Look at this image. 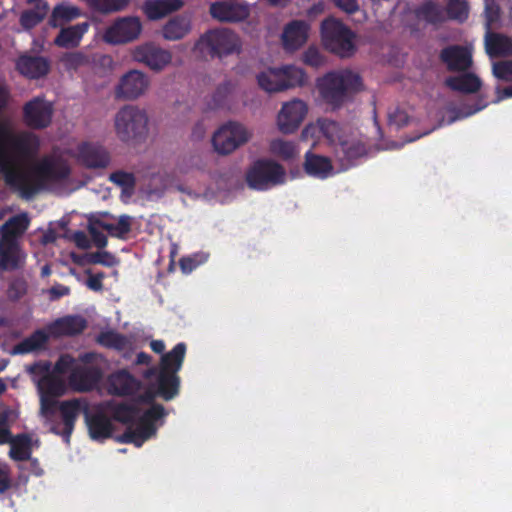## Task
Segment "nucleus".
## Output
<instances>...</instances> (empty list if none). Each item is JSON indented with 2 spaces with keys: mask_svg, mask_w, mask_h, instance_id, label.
<instances>
[{
  "mask_svg": "<svg viewBox=\"0 0 512 512\" xmlns=\"http://www.w3.org/2000/svg\"><path fill=\"white\" fill-rule=\"evenodd\" d=\"M142 30L141 22L136 17H123L109 26L104 39L110 44H124L138 38Z\"/></svg>",
  "mask_w": 512,
  "mask_h": 512,
  "instance_id": "obj_14",
  "label": "nucleus"
},
{
  "mask_svg": "<svg viewBox=\"0 0 512 512\" xmlns=\"http://www.w3.org/2000/svg\"><path fill=\"white\" fill-rule=\"evenodd\" d=\"M30 224L27 213L10 217L0 228V240L20 241Z\"/></svg>",
  "mask_w": 512,
  "mask_h": 512,
  "instance_id": "obj_26",
  "label": "nucleus"
},
{
  "mask_svg": "<svg viewBox=\"0 0 512 512\" xmlns=\"http://www.w3.org/2000/svg\"><path fill=\"white\" fill-rule=\"evenodd\" d=\"M166 415L165 408L161 404H152L138 419V422L145 427H150L153 434H156L155 422L162 419Z\"/></svg>",
  "mask_w": 512,
  "mask_h": 512,
  "instance_id": "obj_49",
  "label": "nucleus"
},
{
  "mask_svg": "<svg viewBox=\"0 0 512 512\" xmlns=\"http://www.w3.org/2000/svg\"><path fill=\"white\" fill-rule=\"evenodd\" d=\"M89 435L93 440L110 438L113 433V424L103 413H96L86 418Z\"/></svg>",
  "mask_w": 512,
  "mask_h": 512,
  "instance_id": "obj_28",
  "label": "nucleus"
},
{
  "mask_svg": "<svg viewBox=\"0 0 512 512\" xmlns=\"http://www.w3.org/2000/svg\"><path fill=\"white\" fill-rule=\"evenodd\" d=\"M361 86V77L348 69L328 72L318 83L322 99L333 109L340 108Z\"/></svg>",
  "mask_w": 512,
  "mask_h": 512,
  "instance_id": "obj_3",
  "label": "nucleus"
},
{
  "mask_svg": "<svg viewBox=\"0 0 512 512\" xmlns=\"http://www.w3.org/2000/svg\"><path fill=\"white\" fill-rule=\"evenodd\" d=\"M445 13L449 19L464 22L469 15L468 2L465 0H449Z\"/></svg>",
  "mask_w": 512,
  "mask_h": 512,
  "instance_id": "obj_50",
  "label": "nucleus"
},
{
  "mask_svg": "<svg viewBox=\"0 0 512 512\" xmlns=\"http://www.w3.org/2000/svg\"><path fill=\"white\" fill-rule=\"evenodd\" d=\"M48 341V335L43 330H36L30 336L23 339L13 348L14 354H28L42 349Z\"/></svg>",
  "mask_w": 512,
  "mask_h": 512,
  "instance_id": "obj_36",
  "label": "nucleus"
},
{
  "mask_svg": "<svg viewBox=\"0 0 512 512\" xmlns=\"http://www.w3.org/2000/svg\"><path fill=\"white\" fill-rule=\"evenodd\" d=\"M492 73L499 80L512 81V60L493 63Z\"/></svg>",
  "mask_w": 512,
  "mask_h": 512,
  "instance_id": "obj_52",
  "label": "nucleus"
},
{
  "mask_svg": "<svg viewBox=\"0 0 512 512\" xmlns=\"http://www.w3.org/2000/svg\"><path fill=\"white\" fill-rule=\"evenodd\" d=\"M31 141L27 135L0 132V173L5 182L31 198L50 184L67 180L71 175L69 164L62 158L43 157L29 169L19 167V156H27Z\"/></svg>",
  "mask_w": 512,
  "mask_h": 512,
  "instance_id": "obj_1",
  "label": "nucleus"
},
{
  "mask_svg": "<svg viewBox=\"0 0 512 512\" xmlns=\"http://www.w3.org/2000/svg\"><path fill=\"white\" fill-rule=\"evenodd\" d=\"M110 181L122 188V193L130 197L136 185V179L133 173L125 171H116L110 174Z\"/></svg>",
  "mask_w": 512,
  "mask_h": 512,
  "instance_id": "obj_47",
  "label": "nucleus"
},
{
  "mask_svg": "<svg viewBox=\"0 0 512 512\" xmlns=\"http://www.w3.org/2000/svg\"><path fill=\"white\" fill-rule=\"evenodd\" d=\"M11 486L10 469L7 466L0 467V494L7 492Z\"/></svg>",
  "mask_w": 512,
  "mask_h": 512,
  "instance_id": "obj_61",
  "label": "nucleus"
},
{
  "mask_svg": "<svg viewBox=\"0 0 512 512\" xmlns=\"http://www.w3.org/2000/svg\"><path fill=\"white\" fill-rule=\"evenodd\" d=\"M152 436H154L153 430L138 422L136 428H132L131 426L127 427L124 433L117 437V441L120 443H132L136 447H141L143 443Z\"/></svg>",
  "mask_w": 512,
  "mask_h": 512,
  "instance_id": "obj_37",
  "label": "nucleus"
},
{
  "mask_svg": "<svg viewBox=\"0 0 512 512\" xmlns=\"http://www.w3.org/2000/svg\"><path fill=\"white\" fill-rule=\"evenodd\" d=\"M439 58L449 71H466L472 65L471 52L461 45H450L443 48Z\"/></svg>",
  "mask_w": 512,
  "mask_h": 512,
  "instance_id": "obj_17",
  "label": "nucleus"
},
{
  "mask_svg": "<svg viewBox=\"0 0 512 512\" xmlns=\"http://www.w3.org/2000/svg\"><path fill=\"white\" fill-rule=\"evenodd\" d=\"M158 396V393H156V388L154 387V384L151 382L147 389L144 391V393L141 395V400L147 404H155L154 400Z\"/></svg>",
  "mask_w": 512,
  "mask_h": 512,
  "instance_id": "obj_64",
  "label": "nucleus"
},
{
  "mask_svg": "<svg viewBox=\"0 0 512 512\" xmlns=\"http://www.w3.org/2000/svg\"><path fill=\"white\" fill-rule=\"evenodd\" d=\"M81 15L82 11L77 6L61 3L53 8L49 18V25L53 28L62 27Z\"/></svg>",
  "mask_w": 512,
  "mask_h": 512,
  "instance_id": "obj_32",
  "label": "nucleus"
},
{
  "mask_svg": "<svg viewBox=\"0 0 512 512\" xmlns=\"http://www.w3.org/2000/svg\"><path fill=\"white\" fill-rule=\"evenodd\" d=\"M27 293V283L23 279L13 280L7 290L8 299L11 301H18Z\"/></svg>",
  "mask_w": 512,
  "mask_h": 512,
  "instance_id": "obj_53",
  "label": "nucleus"
},
{
  "mask_svg": "<svg viewBox=\"0 0 512 512\" xmlns=\"http://www.w3.org/2000/svg\"><path fill=\"white\" fill-rule=\"evenodd\" d=\"M26 259L20 241L0 240V270L15 271L20 269Z\"/></svg>",
  "mask_w": 512,
  "mask_h": 512,
  "instance_id": "obj_18",
  "label": "nucleus"
},
{
  "mask_svg": "<svg viewBox=\"0 0 512 512\" xmlns=\"http://www.w3.org/2000/svg\"><path fill=\"white\" fill-rule=\"evenodd\" d=\"M90 27L89 22L77 23L75 25L60 27L58 35L54 39V44L60 48H76L79 46L83 36Z\"/></svg>",
  "mask_w": 512,
  "mask_h": 512,
  "instance_id": "obj_24",
  "label": "nucleus"
},
{
  "mask_svg": "<svg viewBox=\"0 0 512 512\" xmlns=\"http://www.w3.org/2000/svg\"><path fill=\"white\" fill-rule=\"evenodd\" d=\"M309 24L303 20L288 23L282 34L283 46L288 51H295L303 46L308 39Z\"/></svg>",
  "mask_w": 512,
  "mask_h": 512,
  "instance_id": "obj_23",
  "label": "nucleus"
},
{
  "mask_svg": "<svg viewBox=\"0 0 512 512\" xmlns=\"http://www.w3.org/2000/svg\"><path fill=\"white\" fill-rule=\"evenodd\" d=\"M89 8L100 14H111L126 9L130 0H86Z\"/></svg>",
  "mask_w": 512,
  "mask_h": 512,
  "instance_id": "obj_44",
  "label": "nucleus"
},
{
  "mask_svg": "<svg viewBox=\"0 0 512 512\" xmlns=\"http://www.w3.org/2000/svg\"><path fill=\"white\" fill-rule=\"evenodd\" d=\"M97 343L106 348H112L118 351L125 350L129 344V341L126 336L115 332L113 330H108L101 332L97 336Z\"/></svg>",
  "mask_w": 512,
  "mask_h": 512,
  "instance_id": "obj_45",
  "label": "nucleus"
},
{
  "mask_svg": "<svg viewBox=\"0 0 512 512\" xmlns=\"http://www.w3.org/2000/svg\"><path fill=\"white\" fill-rule=\"evenodd\" d=\"M484 44L490 58L512 56V38L504 34L486 31Z\"/></svg>",
  "mask_w": 512,
  "mask_h": 512,
  "instance_id": "obj_25",
  "label": "nucleus"
},
{
  "mask_svg": "<svg viewBox=\"0 0 512 512\" xmlns=\"http://www.w3.org/2000/svg\"><path fill=\"white\" fill-rule=\"evenodd\" d=\"M191 30L190 20L183 16L171 18L162 28V36L168 41L184 38Z\"/></svg>",
  "mask_w": 512,
  "mask_h": 512,
  "instance_id": "obj_33",
  "label": "nucleus"
},
{
  "mask_svg": "<svg viewBox=\"0 0 512 512\" xmlns=\"http://www.w3.org/2000/svg\"><path fill=\"white\" fill-rule=\"evenodd\" d=\"M246 181L250 188L265 191L284 184L286 171L281 164L272 159H258L247 171Z\"/></svg>",
  "mask_w": 512,
  "mask_h": 512,
  "instance_id": "obj_8",
  "label": "nucleus"
},
{
  "mask_svg": "<svg viewBox=\"0 0 512 512\" xmlns=\"http://www.w3.org/2000/svg\"><path fill=\"white\" fill-rule=\"evenodd\" d=\"M321 36L325 48L341 58L350 57L356 51L354 33L339 20H324L321 24Z\"/></svg>",
  "mask_w": 512,
  "mask_h": 512,
  "instance_id": "obj_7",
  "label": "nucleus"
},
{
  "mask_svg": "<svg viewBox=\"0 0 512 512\" xmlns=\"http://www.w3.org/2000/svg\"><path fill=\"white\" fill-rule=\"evenodd\" d=\"M307 113L306 104L298 99L285 103L277 118L279 130L284 134L295 132Z\"/></svg>",
  "mask_w": 512,
  "mask_h": 512,
  "instance_id": "obj_15",
  "label": "nucleus"
},
{
  "mask_svg": "<svg viewBox=\"0 0 512 512\" xmlns=\"http://www.w3.org/2000/svg\"><path fill=\"white\" fill-rule=\"evenodd\" d=\"M419 18L432 25H439L446 19L444 8L433 1L423 3L417 10Z\"/></svg>",
  "mask_w": 512,
  "mask_h": 512,
  "instance_id": "obj_39",
  "label": "nucleus"
},
{
  "mask_svg": "<svg viewBox=\"0 0 512 512\" xmlns=\"http://www.w3.org/2000/svg\"><path fill=\"white\" fill-rule=\"evenodd\" d=\"M97 226L105 231L114 238L126 239V236L130 233L132 228V217L123 214L118 217L116 224L109 223L103 219H95Z\"/></svg>",
  "mask_w": 512,
  "mask_h": 512,
  "instance_id": "obj_34",
  "label": "nucleus"
},
{
  "mask_svg": "<svg viewBox=\"0 0 512 512\" xmlns=\"http://www.w3.org/2000/svg\"><path fill=\"white\" fill-rule=\"evenodd\" d=\"M132 58L154 72H161L172 62L173 55L169 50L148 42L135 47Z\"/></svg>",
  "mask_w": 512,
  "mask_h": 512,
  "instance_id": "obj_11",
  "label": "nucleus"
},
{
  "mask_svg": "<svg viewBox=\"0 0 512 512\" xmlns=\"http://www.w3.org/2000/svg\"><path fill=\"white\" fill-rule=\"evenodd\" d=\"M210 14L219 21L237 22L246 16V11L234 4L215 2L210 6Z\"/></svg>",
  "mask_w": 512,
  "mask_h": 512,
  "instance_id": "obj_30",
  "label": "nucleus"
},
{
  "mask_svg": "<svg viewBox=\"0 0 512 512\" xmlns=\"http://www.w3.org/2000/svg\"><path fill=\"white\" fill-rule=\"evenodd\" d=\"M233 91L231 81H224L214 91L211 101L208 103L210 109L224 108L228 106L229 97Z\"/></svg>",
  "mask_w": 512,
  "mask_h": 512,
  "instance_id": "obj_46",
  "label": "nucleus"
},
{
  "mask_svg": "<svg viewBox=\"0 0 512 512\" xmlns=\"http://www.w3.org/2000/svg\"><path fill=\"white\" fill-rule=\"evenodd\" d=\"M53 104L42 97H35L23 107V120L32 129H44L52 122Z\"/></svg>",
  "mask_w": 512,
  "mask_h": 512,
  "instance_id": "obj_13",
  "label": "nucleus"
},
{
  "mask_svg": "<svg viewBox=\"0 0 512 512\" xmlns=\"http://www.w3.org/2000/svg\"><path fill=\"white\" fill-rule=\"evenodd\" d=\"M87 327V321L80 315H67L56 319L48 326L53 337L75 336L81 334Z\"/></svg>",
  "mask_w": 512,
  "mask_h": 512,
  "instance_id": "obj_22",
  "label": "nucleus"
},
{
  "mask_svg": "<svg viewBox=\"0 0 512 512\" xmlns=\"http://www.w3.org/2000/svg\"><path fill=\"white\" fill-rule=\"evenodd\" d=\"M257 82L259 87L268 93L280 92L303 86L306 74L303 69L294 65H283L259 73Z\"/></svg>",
  "mask_w": 512,
  "mask_h": 512,
  "instance_id": "obj_6",
  "label": "nucleus"
},
{
  "mask_svg": "<svg viewBox=\"0 0 512 512\" xmlns=\"http://www.w3.org/2000/svg\"><path fill=\"white\" fill-rule=\"evenodd\" d=\"M195 50L204 57L222 58L239 53L241 41L238 35L230 29H211L200 36L195 44Z\"/></svg>",
  "mask_w": 512,
  "mask_h": 512,
  "instance_id": "obj_4",
  "label": "nucleus"
},
{
  "mask_svg": "<svg viewBox=\"0 0 512 512\" xmlns=\"http://www.w3.org/2000/svg\"><path fill=\"white\" fill-rule=\"evenodd\" d=\"M16 70L29 79H39L48 74L50 62L42 56L24 54L17 59Z\"/></svg>",
  "mask_w": 512,
  "mask_h": 512,
  "instance_id": "obj_21",
  "label": "nucleus"
},
{
  "mask_svg": "<svg viewBox=\"0 0 512 512\" xmlns=\"http://www.w3.org/2000/svg\"><path fill=\"white\" fill-rule=\"evenodd\" d=\"M47 12V4L36 5L34 8L25 10L21 13L20 24L24 29L30 30L43 21Z\"/></svg>",
  "mask_w": 512,
  "mask_h": 512,
  "instance_id": "obj_43",
  "label": "nucleus"
},
{
  "mask_svg": "<svg viewBox=\"0 0 512 512\" xmlns=\"http://www.w3.org/2000/svg\"><path fill=\"white\" fill-rule=\"evenodd\" d=\"M102 378L100 368L96 366H77L68 377L70 387L77 392L93 390Z\"/></svg>",
  "mask_w": 512,
  "mask_h": 512,
  "instance_id": "obj_16",
  "label": "nucleus"
},
{
  "mask_svg": "<svg viewBox=\"0 0 512 512\" xmlns=\"http://www.w3.org/2000/svg\"><path fill=\"white\" fill-rule=\"evenodd\" d=\"M55 398V396L40 393V415L48 424L54 421L57 410L60 407L61 401H58Z\"/></svg>",
  "mask_w": 512,
  "mask_h": 512,
  "instance_id": "obj_48",
  "label": "nucleus"
},
{
  "mask_svg": "<svg viewBox=\"0 0 512 512\" xmlns=\"http://www.w3.org/2000/svg\"><path fill=\"white\" fill-rule=\"evenodd\" d=\"M77 153L78 161L87 168H105L110 162L109 154L105 148L93 143L84 142L80 144Z\"/></svg>",
  "mask_w": 512,
  "mask_h": 512,
  "instance_id": "obj_20",
  "label": "nucleus"
},
{
  "mask_svg": "<svg viewBox=\"0 0 512 512\" xmlns=\"http://www.w3.org/2000/svg\"><path fill=\"white\" fill-rule=\"evenodd\" d=\"M31 443L32 440L28 434L22 433L16 435L10 443V458L15 461L30 460L32 453Z\"/></svg>",
  "mask_w": 512,
  "mask_h": 512,
  "instance_id": "obj_35",
  "label": "nucleus"
},
{
  "mask_svg": "<svg viewBox=\"0 0 512 512\" xmlns=\"http://www.w3.org/2000/svg\"><path fill=\"white\" fill-rule=\"evenodd\" d=\"M72 240L79 249L87 250L91 247V241L84 231H75Z\"/></svg>",
  "mask_w": 512,
  "mask_h": 512,
  "instance_id": "obj_60",
  "label": "nucleus"
},
{
  "mask_svg": "<svg viewBox=\"0 0 512 512\" xmlns=\"http://www.w3.org/2000/svg\"><path fill=\"white\" fill-rule=\"evenodd\" d=\"M150 85L149 77L142 71L129 70L114 88L115 99L135 100L141 97Z\"/></svg>",
  "mask_w": 512,
  "mask_h": 512,
  "instance_id": "obj_12",
  "label": "nucleus"
},
{
  "mask_svg": "<svg viewBox=\"0 0 512 512\" xmlns=\"http://www.w3.org/2000/svg\"><path fill=\"white\" fill-rule=\"evenodd\" d=\"M303 168L307 175L319 179L327 178L333 170L331 160L328 157L314 154L311 151L305 154Z\"/></svg>",
  "mask_w": 512,
  "mask_h": 512,
  "instance_id": "obj_27",
  "label": "nucleus"
},
{
  "mask_svg": "<svg viewBox=\"0 0 512 512\" xmlns=\"http://www.w3.org/2000/svg\"><path fill=\"white\" fill-rule=\"evenodd\" d=\"M51 364L48 361H38L27 368V371L32 375H50Z\"/></svg>",
  "mask_w": 512,
  "mask_h": 512,
  "instance_id": "obj_58",
  "label": "nucleus"
},
{
  "mask_svg": "<svg viewBox=\"0 0 512 512\" xmlns=\"http://www.w3.org/2000/svg\"><path fill=\"white\" fill-rule=\"evenodd\" d=\"M70 294V288L62 285V284H56L52 286L49 290V295L51 300H57L63 296H67Z\"/></svg>",
  "mask_w": 512,
  "mask_h": 512,
  "instance_id": "obj_62",
  "label": "nucleus"
},
{
  "mask_svg": "<svg viewBox=\"0 0 512 512\" xmlns=\"http://www.w3.org/2000/svg\"><path fill=\"white\" fill-rule=\"evenodd\" d=\"M305 64L318 68L324 64V58L316 47H309L303 54Z\"/></svg>",
  "mask_w": 512,
  "mask_h": 512,
  "instance_id": "obj_55",
  "label": "nucleus"
},
{
  "mask_svg": "<svg viewBox=\"0 0 512 512\" xmlns=\"http://www.w3.org/2000/svg\"><path fill=\"white\" fill-rule=\"evenodd\" d=\"M250 138L251 133L244 125L229 121L213 134L212 144L219 154L228 155L247 143Z\"/></svg>",
  "mask_w": 512,
  "mask_h": 512,
  "instance_id": "obj_10",
  "label": "nucleus"
},
{
  "mask_svg": "<svg viewBox=\"0 0 512 512\" xmlns=\"http://www.w3.org/2000/svg\"><path fill=\"white\" fill-rule=\"evenodd\" d=\"M98 228L99 227L95 223V220L90 221L88 225V231L92 238V241L97 248L103 249L107 246L108 240L106 235L103 232H101Z\"/></svg>",
  "mask_w": 512,
  "mask_h": 512,
  "instance_id": "obj_54",
  "label": "nucleus"
},
{
  "mask_svg": "<svg viewBox=\"0 0 512 512\" xmlns=\"http://www.w3.org/2000/svg\"><path fill=\"white\" fill-rule=\"evenodd\" d=\"M108 392L115 396L135 394L141 387V382L127 370L112 373L107 380Z\"/></svg>",
  "mask_w": 512,
  "mask_h": 512,
  "instance_id": "obj_19",
  "label": "nucleus"
},
{
  "mask_svg": "<svg viewBox=\"0 0 512 512\" xmlns=\"http://www.w3.org/2000/svg\"><path fill=\"white\" fill-rule=\"evenodd\" d=\"M337 8L346 12L347 14H354L359 10L357 0H333Z\"/></svg>",
  "mask_w": 512,
  "mask_h": 512,
  "instance_id": "obj_59",
  "label": "nucleus"
},
{
  "mask_svg": "<svg viewBox=\"0 0 512 512\" xmlns=\"http://www.w3.org/2000/svg\"><path fill=\"white\" fill-rule=\"evenodd\" d=\"M270 152L284 161H290L298 156L299 148L293 141L274 139L270 142Z\"/></svg>",
  "mask_w": 512,
  "mask_h": 512,
  "instance_id": "obj_40",
  "label": "nucleus"
},
{
  "mask_svg": "<svg viewBox=\"0 0 512 512\" xmlns=\"http://www.w3.org/2000/svg\"><path fill=\"white\" fill-rule=\"evenodd\" d=\"M115 131L123 142L141 141L148 134V116L135 105L123 106L115 115Z\"/></svg>",
  "mask_w": 512,
  "mask_h": 512,
  "instance_id": "obj_5",
  "label": "nucleus"
},
{
  "mask_svg": "<svg viewBox=\"0 0 512 512\" xmlns=\"http://www.w3.org/2000/svg\"><path fill=\"white\" fill-rule=\"evenodd\" d=\"M88 403L82 398H73L63 400L60 402V407L57 410L61 421L58 422L56 417L53 422H50V432L55 435L61 436L66 444L70 443L72 433L75 429V424L81 412L87 411Z\"/></svg>",
  "mask_w": 512,
  "mask_h": 512,
  "instance_id": "obj_9",
  "label": "nucleus"
},
{
  "mask_svg": "<svg viewBox=\"0 0 512 512\" xmlns=\"http://www.w3.org/2000/svg\"><path fill=\"white\" fill-rule=\"evenodd\" d=\"M183 5L181 0H147L144 11L150 20H159Z\"/></svg>",
  "mask_w": 512,
  "mask_h": 512,
  "instance_id": "obj_29",
  "label": "nucleus"
},
{
  "mask_svg": "<svg viewBox=\"0 0 512 512\" xmlns=\"http://www.w3.org/2000/svg\"><path fill=\"white\" fill-rule=\"evenodd\" d=\"M112 258H113V256L107 251H102V252L97 251V252L90 253L88 255L89 263L102 264V265H106V266H110L112 264L110 261Z\"/></svg>",
  "mask_w": 512,
  "mask_h": 512,
  "instance_id": "obj_57",
  "label": "nucleus"
},
{
  "mask_svg": "<svg viewBox=\"0 0 512 512\" xmlns=\"http://www.w3.org/2000/svg\"><path fill=\"white\" fill-rule=\"evenodd\" d=\"M186 354V344L180 342L173 349L162 355L158 367H150L144 372L145 378L155 376L152 382L158 396L165 401H170L178 396L180 391L181 370Z\"/></svg>",
  "mask_w": 512,
  "mask_h": 512,
  "instance_id": "obj_2",
  "label": "nucleus"
},
{
  "mask_svg": "<svg viewBox=\"0 0 512 512\" xmlns=\"http://www.w3.org/2000/svg\"><path fill=\"white\" fill-rule=\"evenodd\" d=\"M445 85L453 91L471 94L481 88V80L475 74L465 73L446 78Z\"/></svg>",
  "mask_w": 512,
  "mask_h": 512,
  "instance_id": "obj_31",
  "label": "nucleus"
},
{
  "mask_svg": "<svg viewBox=\"0 0 512 512\" xmlns=\"http://www.w3.org/2000/svg\"><path fill=\"white\" fill-rule=\"evenodd\" d=\"M337 153H341L347 162H352L366 155L367 149L360 140L348 139L345 136L337 145Z\"/></svg>",
  "mask_w": 512,
  "mask_h": 512,
  "instance_id": "obj_38",
  "label": "nucleus"
},
{
  "mask_svg": "<svg viewBox=\"0 0 512 512\" xmlns=\"http://www.w3.org/2000/svg\"><path fill=\"white\" fill-rule=\"evenodd\" d=\"M37 387L39 393L59 397L65 393L66 386L64 381L52 374L44 375L38 380Z\"/></svg>",
  "mask_w": 512,
  "mask_h": 512,
  "instance_id": "obj_42",
  "label": "nucleus"
},
{
  "mask_svg": "<svg viewBox=\"0 0 512 512\" xmlns=\"http://www.w3.org/2000/svg\"><path fill=\"white\" fill-rule=\"evenodd\" d=\"M104 277L103 273H99L96 275H91L87 279V286L89 289L93 291H100L103 288L102 279Z\"/></svg>",
  "mask_w": 512,
  "mask_h": 512,
  "instance_id": "obj_63",
  "label": "nucleus"
},
{
  "mask_svg": "<svg viewBox=\"0 0 512 512\" xmlns=\"http://www.w3.org/2000/svg\"><path fill=\"white\" fill-rule=\"evenodd\" d=\"M139 408L134 404H119L114 409L115 420L123 424H132L139 415Z\"/></svg>",
  "mask_w": 512,
  "mask_h": 512,
  "instance_id": "obj_51",
  "label": "nucleus"
},
{
  "mask_svg": "<svg viewBox=\"0 0 512 512\" xmlns=\"http://www.w3.org/2000/svg\"><path fill=\"white\" fill-rule=\"evenodd\" d=\"M74 363L75 359L71 355L62 354L54 364V372L57 374H65L69 370L72 371Z\"/></svg>",
  "mask_w": 512,
  "mask_h": 512,
  "instance_id": "obj_56",
  "label": "nucleus"
},
{
  "mask_svg": "<svg viewBox=\"0 0 512 512\" xmlns=\"http://www.w3.org/2000/svg\"><path fill=\"white\" fill-rule=\"evenodd\" d=\"M317 126L320 133L330 142V144L337 146L345 137L339 123L327 118L319 119Z\"/></svg>",
  "mask_w": 512,
  "mask_h": 512,
  "instance_id": "obj_41",
  "label": "nucleus"
}]
</instances>
